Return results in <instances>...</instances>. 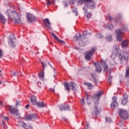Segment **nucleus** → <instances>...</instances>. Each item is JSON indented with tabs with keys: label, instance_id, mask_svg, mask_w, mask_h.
<instances>
[{
	"label": "nucleus",
	"instance_id": "47",
	"mask_svg": "<svg viewBox=\"0 0 129 129\" xmlns=\"http://www.w3.org/2000/svg\"><path fill=\"white\" fill-rule=\"evenodd\" d=\"M108 28L111 30L112 29V28H113V25H112V24H110V25H109L108 26Z\"/></svg>",
	"mask_w": 129,
	"mask_h": 129
},
{
	"label": "nucleus",
	"instance_id": "21",
	"mask_svg": "<svg viewBox=\"0 0 129 129\" xmlns=\"http://www.w3.org/2000/svg\"><path fill=\"white\" fill-rule=\"evenodd\" d=\"M84 2L85 3H91L92 0H78V4L80 6L82 5V3H84Z\"/></svg>",
	"mask_w": 129,
	"mask_h": 129
},
{
	"label": "nucleus",
	"instance_id": "6",
	"mask_svg": "<svg viewBox=\"0 0 129 129\" xmlns=\"http://www.w3.org/2000/svg\"><path fill=\"white\" fill-rule=\"evenodd\" d=\"M95 51H96V48H92L91 50L87 53L86 56H85V59L87 60V61H90V60H91L92 58V56L93 55V54H94V52H95Z\"/></svg>",
	"mask_w": 129,
	"mask_h": 129
},
{
	"label": "nucleus",
	"instance_id": "18",
	"mask_svg": "<svg viewBox=\"0 0 129 129\" xmlns=\"http://www.w3.org/2000/svg\"><path fill=\"white\" fill-rule=\"evenodd\" d=\"M128 44V41L127 39H125L122 41L121 42V47L122 48H127Z\"/></svg>",
	"mask_w": 129,
	"mask_h": 129
},
{
	"label": "nucleus",
	"instance_id": "10",
	"mask_svg": "<svg viewBox=\"0 0 129 129\" xmlns=\"http://www.w3.org/2000/svg\"><path fill=\"white\" fill-rule=\"evenodd\" d=\"M83 10L85 13L86 17L88 18V19H90V18H91V13L89 12L87 13V11L88 10V5L86 4L85 7L83 8Z\"/></svg>",
	"mask_w": 129,
	"mask_h": 129
},
{
	"label": "nucleus",
	"instance_id": "58",
	"mask_svg": "<svg viewBox=\"0 0 129 129\" xmlns=\"http://www.w3.org/2000/svg\"><path fill=\"white\" fill-rule=\"evenodd\" d=\"M0 105H1V106H3V102H0Z\"/></svg>",
	"mask_w": 129,
	"mask_h": 129
},
{
	"label": "nucleus",
	"instance_id": "24",
	"mask_svg": "<svg viewBox=\"0 0 129 129\" xmlns=\"http://www.w3.org/2000/svg\"><path fill=\"white\" fill-rule=\"evenodd\" d=\"M0 126L3 127L4 129H7L8 128V125H7V123L5 121H3V122L0 123Z\"/></svg>",
	"mask_w": 129,
	"mask_h": 129
},
{
	"label": "nucleus",
	"instance_id": "43",
	"mask_svg": "<svg viewBox=\"0 0 129 129\" xmlns=\"http://www.w3.org/2000/svg\"><path fill=\"white\" fill-rule=\"evenodd\" d=\"M37 85L38 87H42V83L40 82H37Z\"/></svg>",
	"mask_w": 129,
	"mask_h": 129
},
{
	"label": "nucleus",
	"instance_id": "49",
	"mask_svg": "<svg viewBox=\"0 0 129 129\" xmlns=\"http://www.w3.org/2000/svg\"><path fill=\"white\" fill-rule=\"evenodd\" d=\"M86 98H87V100H88L89 98H88V93L86 92V96H85Z\"/></svg>",
	"mask_w": 129,
	"mask_h": 129
},
{
	"label": "nucleus",
	"instance_id": "42",
	"mask_svg": "<svg viewBox=\"0 0 129 129\" xmlns=\"http://www.w3.org/2000/svg\"><path fill=\"white\" fill-rule=\"evenodd\" d=\"M108 19L110 21H112V20H113L112 17H111V16L109 15H108Z\"/></svg>",
	"mask_w": 129,
	"mask_h": 129
},
{
	"label": "nucleus",
	"instance_id": "34",
	"mask_svg": "<svg viewBox=\"0 0 129 129\" xmlns=\"http://www.w3.org/2000/svg\"><path fill=\"white\" fill-rule=\"evenodd\" d=\"M62 5H63L64 8H66V7H68V3H67V1L62 2Z\"/></svg>",
	"mask_w": 129,
	"mask_h": 129
},
{
	"label": "nucleus",
	"instance_id": "48",
	"mask_svg": "<svg viewBox=\"0 0 129 129\" xmlns=\"http://www.w3.org/2000/svg\"><path fill=\"white\" fill-rule=\"evenodd\" d=\"M98 38H103V36L101 35V34H99L98 35Z\"/></svg>",
	"mask_w": 129,
	"mask_h": 129
},
{
	"label": "nucleus",
	"instance_id": "14",
	"mask_svg": "<svg viewBox=\"0 0 129 129\" xmlns=\"http://www.w3.org/2000/svg\"><path fill=\"white\" fill-rule=\"evenodd\" d=\"M43 23L46 27H47L50 30H52V27H51V23L49 21V19L46 18L43 20Z\"/></svg>",
	"mask_w": 129,
	"mask_h": 129
},
{
	"label": "nucleus",
	"instance_id": "30",
	"mask_svg": "<svg viewBox=\"0 0 129 129\" xmlns=\"http://www.w3.org/2000/svg\"><path fill=\"white\" fill-rule=\"evenodd\" d=\"M73 13H74L76 17H77V16H78V11L77 10V9L75 8L74 9H73Z\"/></svg>",
	"mask_w": 129,
	"mask_h": 129
},
{
	"label": "nucleus",
	"instance_id": "5",
	"mask_svg": "<svg viewBox=\"0 0 129 129\" xmlns=\"http://www.w3.org/2000/svg\"><path fill=\"white\" fill-rule=\"evenodd\" d=\"M64 89L66 91H68V93H69V91H70V87H72V90L75 92L76 91V84L73 82H71L70 85L68 84V83H64Z\"/></svg>",
	"mask_w": 129,
	"mask_h": 129
},
{
	"label": "nucleus",
	"instance_id": "32",
	"mask_svg": "<svg viewBox=\"0 0 129 129\" xmlns=\"http://www.w3.org/2000/svg\"><path fill=\"white\" fill-rule=\"evenodd\" d=\"M84 85H86L87 86H88L90 90H91V89H92V86H91V84H89L88 83H85Z\"/></svg>",
	"mask_w": 129,
	"mask_h": 129
},
{
	"label": "nucleus",
	"instance_id": "56",
	"mask_svg": "<svg viewBox=\"0 0 129 129\" xmlns=\"http://www.w3.org/2000/svg\"><path fill=\"white\" fill-rule=\"evenodd\" d=\"M29 106H30L29 105H27L25 106V108H27V109L29 108Z\"/></svg>",
	"mask_w": 129,
	"mask_h": 129
},
{
	"label": "nucleus",
	"instance_id": "44",
	"mask_svg": "<svg viewBox=\"0 0 129 129\" xmlns=\"http://www.w3.org/2000/svg\"><path fill=\"white\" fill-rule=\"evenodd\" d=\"M98 111H97V113H100V112H101L102 109L101 108V107H99L98 109Z\"/></svg>",
	"mask_w": 129,
	"mask_h": 129
},
{
	"label": "nucleus",
	"instance_id": "13",
	"mask_svg": "<svg viewBox=\"0 0 129 129\" xmlns=\"http://www.w3.org/2000/svg\"><path fill=\"white\" fill-rule=\"evenodd\" d=\"M113 102L111 104V108H116L118 106V103L116 101V98L115 97H113L112 98Z\"/></svg>",
	"mask_w": 129,
	"mask_h": 129
},
{
	"label": "nucleus",
	"instance_id": "55",
	"mask_svg": "<svg viewBox=\"0 0 129 129\" xmlns=\"http://www.w3.org/2000/svg\"><path fill=\"white\" fill-rule=\"evenodd\" d=\"M42 67H46V64H45V63L44 62H42Z\"/></svg>",
	"mask_w": 129,
	"mask_h": 129
},
{
	"label": "nucleus",
	"instance_id": "63",
	"mask_svg": "<svg viewBox=\"0 0 129 129\" xmlns=\"http://www.w3.org/2000/svg\"><path fill=\"white\" fill-rule=\"evenodd\" d=\"M49 65H50V66H51V64H50V62L48 63Z\"/></svg>",
	"mask_w": 129,
	"mask_h": 129
},
{
	"label": "nucleus",
	"instance_id": "12",
	"mask_svg": "<svg viewBox=\"0 0 129 129\" xmlns=\"http://www.w3.org/2000/svg\"><path fill=\"white\" fill-rule=\"evenodd\" d=\"M37 117H38L37 114H29L26 117V119L27 120H35Z\"/></svg>",
	"mask_w": 129,
	"mask_h": 129
},
{
	"label": "nucleus",
	"instance_id": "16",
	"mask_svg": "<svg viewBox=\"0 0 129 129\" xmlns=\"http://www.w3.org/2000/svg\"><path fill=\"white\" fill-rule=\"evenodd\" d=\"M51 36H52V37H53V38H54V39H55V40H56V41H58V42H59L61 44H65V41L59 39V38H58L57 36H56V35H55V34H54V33L51 32Z\"/></svg>",
	"mask_w": 129,
	"mask_h": 129
},
{
	"label": "nucleus",
	"instance_id": "29",
	"mask_svg": "<svg viewBox=\"0 0 129 129\" xmlns=\"http://www.w3.org/2000/svg\"><path fill=\"white\" fill-rule=\"evenodd\" d=\"M106 38L108 41L112 40V36H111V35L107 34L106 35Z\"/></svg>",
	"mask_w": 129,
	"mask_h": 129
},
{
	"label": "nucleus",
	"instance_id": "41",
	"mask_svg": "<svg viewBox=\"0 0 129 129\" xmlns=\"http://www.w3.org/2000/svg\"><path fill=\"white\" fill-rule=\"evenodd\" d=\"M122 29L123 30H124V31H126V30H127V28L126 26L124 24V25H123V28H122Z\"/></svg>",
	"mask_w": 129,
	"mask_h": 129
},
{
	"label": "nucleus",
	"instance_id": "59",
	"mask_svg": "<svg viewBox=\"0 0 129 129\" xmlns=\"http://www.w3.org/2000/svg\"><path fill=\"white\" fill-rule=\"evenodd\" d=\"M2 76V71L0 70V76Z\"/></svg>",
	"mask_w": 129,
	"mask_h": 129
},
{
	"label": "nucleus",
	"instance_id": "8",
	"mask_svg": "<svg viewBox=\"0 0 129 129\" xmlns=\"http://www.w3.org/2000/svg\"><path fill=\"white\" fill-rule=\"evenodd\" d=\"M118 114L121 118H122L123 119H126L128 117V115L125 110L119 109L118 110Z\"/></svg>",
	"mask_w": 129,
	"mask_h": 129
},
{
	"label": "nucleus",
	"instance_id": "2",
	"mask_svg": "<svg viewBox=\"0 0 129 129\" xmlns=\"http://www.w3.org/2000/svg\"><path fill=\"white\" fill-rule=\"evenodd\" d=\"M6 15L8 16L9 19L15 21L17 24H20L21 23V15L16 11L8 10L6 12Z\"/></svg>",
	"mask_w": 129,
	"mask_h": 129
},
{
	"label": "nucleus",
	"instance_id": "61",
	"mask_svg": "<svg viewBox=\"0 0 129 129\" xmlns=\"http://www.w3.org/2000/svg\"><path fill=\"white\" fill-rule=\"evenodd\" d=\"M14 75H16V73H14Z\"/></svg>",
	"mask_w": 129,
	"mask_h": 129
},
{
	"label": "nucleus",
	"instance_id": "19",
	"mask_svg": "<svg viewBox=\"0 0 129 129\" xmlns=\"http://www.w3.org/2000/svg\"><path fill=\"white\" fill-rule=\"evenodd\" d=\"M31 102H32V104L33 105H35V104H37V98L35 96H32L31 97Z\"/></svg>",
	"mask_w": 129,
	"mask_h": 129
},
{
	"label": "nucleus",
	"instance_id": "9",
	"mask_svg": "<svg viewBox=\"0 0 129 129\" xmlns=\"http://www.w3.org/2000/svg\"><path fill=\"white\" fill-rule=\"evenodd\" d=\"M115 34L116 35L117 39L118 41H121V37H122V35L123 34V33L121 30V29H118L117 30L115 31Z\"/></svg>",
	"mask_w": 129,
	"mask_h": 129
},
{
	"label": "nucleus",
	"instance_id": "57",
	"mask_svg": "<svg viewBox=\"0 0 129 129\" xmlns=\"http://www.w3.org/2000/svg\"><path fill=\"white\" fill-rule=\"evenodd\" d=\"M51 91H52L53 92H54V91H55V90H54V89H50Z\"/></svg>",
	"mask_w": 129,
	"mask_h": 129
},
{
	"label": "nucleus",
	"instance_id": "17",
	"mask_svg": "<svg viewBox=\"0 0 129 129\" xmlns=\"http://www.w3.org/2000/svg\"><path fill=\"white\" fill-rule=\"evenodd\" d=\"M15 39L16 37L15 36V34H12L9 37V43L10 44V45H13L14 42L13 41V40Z\"/></svg>",
	"mask_w": 129,
	"mask_h": 129
},
{
	"label": "nucleus",
	"instance_id": "25",
	"mask_svg": "<svg viewBox=\"0 0 129 129\" xmlns=\"http://www.w3.org/2000/svg\"><path fill=\"white\" fill-rule=\"evenodd\" d=\"M0 20L3 24L6 23V19L5 18V16L1 13H0Z\"/></svg>",
	"mask_w": 129,
	"mask_h": 129
},
{
	"label": "nucleus",
	"instance_id": "31",
	"mask_svg": "<svg viewBox=\"0 0 129 129\" xmlns=\"http://www.w3.org/2000/svg\"><path fill=\"white\" fill-rule=\"evenodd\" d=\"M69 108H70V106H69V105L66 104H64V107L63 110H69Z\"/></svg>",
	"mask_w": 129,
	"mask_h": 129
},
{
	"label": "nucleus",
	"instance_id": "53",
	"mask_svg": "<svg viewBox=\"0 0 129 129\" xmlns=\"http://www.w3.org/2000/svg\"><path fill=\"white\" fill-rule=\"evenodd\" d=\"M81 102H82V103H83V104L85 103V101L83 98L81 100Z\"/></svg>",
	"mask_w": 129,
	"mask_h": 129
},
{
	"label": "nucleus",
	"instance_id": "50",
	"mask_svg": "<svg viewBox=\"0 0 129 129\" xmlns=\"http://www.w3.org/2000/svg\"><path fill=\"white\" fill-rule=\"evenodd\" d=\"M19 105H21V103H20V102H16V107H18V106H19Z\"/></svg>",
	"mask_w": 129,
	"mask_h": 129
},
{
	"label": "nucleus",
	"instance_id": "20",
	"mask_svg": "<svg viewBox=\"0 0 129 129\" xmlns=\"http://www.w3.org/2000/svg\"><path fill=\"white\" fill-rule=\"evenodd\" d=\"M101 64L103 66V67L104 68V71H107V69H108V67L106 66V63L105 61H103V60H101Z\"/></svg>",
	"mask_w": 129,
	"mask_h": 129
},
{
	"label": "nucleus",
	"instance_id": "4",
	"mask_svg": "<svg viewBox=\"0 0 129 129\" xmlns=\"http://www.w3.org/2000/svg\"><path fill=\"white\" fill-rule=\"evenodd\" d=\"M7 108L10 110L11 114H16L17 118H21V114L19 113V110L16 109L12 106H7Z\"/></svg>",
	"mask_w": 129,
	"mask_h": 129
},
{
	"label": "nucleus",
	"instance_id": "46",
	"mask_svg": "<svg viewBox=\"0 0 129 129\" xmlns=\"http://www.w3.org/2000/svg\"><path fill=\"white\" fill-rule=\"evenodd\" d=\"M91 9H95V4H93L92 5L90 6Z\"/></svg>",
	"mask_w": 129,
	"mask_h": 129
},
{
	"label": "nucleus",
	"instance_id": "23",
	"mask_svg": "<svg viewBox=\"0 0 129 129\" xmlns=\"http://www.w3.org/2000/svg\"><path fill=\"white\" fill-rule=\"evenodd\" d=\"M124 77L125 78H129V66H127L125 69V73Z\"/></svg>",
	"mask_w": 129,
	"mask_h": 129
},
{
	"label": "nucleus",
	"instance_id": "51",
	"mask_svg": "<svg viewBox=\"0 0 129 129\" xmlns=\"http://www.w3.org/2000/svg\"><path fill=\"white\" fill-rule=\"evenodd\" d=\"M2 57H3V51L0 49V58H2Z\"/></svg>",
	"mask_w": 129,
	"mask_h": 129
},
{
	"label": "nucleus",
	"instance_id": "3",
	"mask_svg": "<svg viewBox=\"0 0 129 129\" xmlns=\"http://www.w3.org/2000/svg\"><path fill=\"white\" fill-rule=\"evenodd\" d=\"M86 35H87V31H84L82 34V37L81 38V34L79 33V34H76L75 37H74V40L75 41H78L80 46L81 47H84L86 45V42L87 40H86Z\"/></svg>",
	"mask_w": 129,
	"mask_h": 129
},
{
	"label": "nucleus",
	"instance_id": "40",
	"mask_svg": "<svg viewBox=\"0 0 129 129\" xmlns=\"http://www.w3.org/2000/svg\"><path fill=\"white\" fill-rule=\"evenodd\" d=\"M76 2V0H70V5H74V3Z\"/></svg>",
	"mask_w": 129,
	"mask_h": 129
},
{
	"label": "nucleus",
	"instance_id": "62",
	"mask_svg": "<svg viewBox=\"0 0 129 129\" xmlns=\"http://www.w3.org/2000/svg\"><path fill=\"white\" fill-rule=\"evenodd\" d=\"M0 84H2V81H0Z\"/></svg>",
	"mask_w": 129,
	"mask_h": 129
},
{
	"label": "nucleus",
	"instance_id": "52",
	"mask_svg": "<svg viewBox=\"0 0 129 129\" xmlns=\"http://www.w3.org/2000/svg\"><path fill=\"white\" fill-rule=\"evenodd\" d=\"M94 66H95V67H96L95 71H96V72H97V67L96 66V62H94Z\"/></svg>",
	"mask_w": 129,
	"mask_h": 129
},
{
	"label": "nucleus",
	"instance_id": "60",
	"mask_svg": "<svg viewBox=\"0 0 129 129\" xmlns=\"http://www.w3.org/2000/svg\"><path fill=\"white\" fill-rule=\"evenodd\" d=\"M65 121H67V119H64Z\"/></svg>",
	"mask_w": 129,
	"mask_h": 129
},
{
	"label": "nucleus",
	"instance_id": "22",
	"mask_svg": "<svg viewBox=\"0 0 129 129\" xmlns=\"http://www.w3.org/2000/svg\"><path fill=\"white\" fill-rule=\"evenodd\" d=\"M21 125H22L23 127H24L25 129H33V127L27 125V124L24 123V122H21Z\"/></svg>",
	"mask_w": 129,
	"mask_h": 129
},
{
	"label": "nucleus",
	"instance_id": "64",
	"mask_svg": "<svg viewBox=\"0 0 129 129\" xmlns=\"http://www.w3.org/2000/svg\"><path fill=\"white\" fill-rule=\"evenodd\" d=\"M128 85H129V83L128 82Z\"/></svg>",
	"mask_w": 129,
	"mask_h": 129
},
{
	"label": "nucleus",
	"instance_id": "37",
	"mask_svg": "<svg viewBox=\"0 0 129 129\" xmlns=\"http://www.w3.org/2000/svg\"><path fill=\"white\" fill-rule=\"evenodd\" d=\"M111 82H112V77H109V79H108V83L111 85Z\"/></svg>",
	"mask_w": 129,
	"mask_h": 129
},
{
	"label": "nucleus",
	"instance_id": "28",
	"mask_svg": "<svg viewBox=\"0 0 129 129\" xmlns=\"http://www.w3.org/2000/svg\"><path fill=\"white\" fill-rule=\"evenodd\" d=\"M91 76L93 78V82H94L95 84H96V80L95 79V77L96 76V74L92 73Z\"/></svg>",
	"mask_w": 129,
	"mask_h": 129
},
{
	"label": "nucleus",
	"instance_id": "1",
	"mask_svg": "<svg viewBox=\"0 0 129 129\" xmlns=\"http://www.w3.org/2000/svg\"><path fill=\"white\" fill-rule=\"evenodd\" d=\"M114 50L113 51L111 56V58L112 59H116V56H118L121 63H122L123 59L127 60L128 58V54L127 52H123L122 53H121V51L120 50L118 46H115L114 47Z\"/></svg>",
	"mask_w": 129,
	"mask_h": 129
},
{
	"label": "nucleus",
	"instance_id": "27",
	"mask_svg": "<svg viewBox=\"0 0 129 129\" xmlns=\"http://www.w3.org/2000/svg\"><path fill=\"white\" fill-rule=\"evenodd\" d=\"M124 95H124L123 98L121 101V104H122V105H125V104H126V103H127V101H128L127 98H124Z\"/></svg>",
	"mask_w": 129,
	"mask_h": 129
},
{
	"label": "nucleus",
	"instance_id": "38",
	"mask_svg": "<svg viewBox=\"0 0 129 129\" xmlns=\"http://www.w3.org/2000/svg\"><path fill=\"white\" fill-rule=\"evenodd\" d=\"M1 117H4V120H6L7 121H8L9 120V117H5L3 114H2L1 115Z\"/></svg>",
	"mask_w": 129,
	"mask_h": 129
},
{
	"label": "nucleus",
	"instance_id": "15",
	"mask_svg": "<svg viewBox=\"0 0 129 129\" xmlns=\"http://www.w3.org/2000/svg\"><path fill=\"white\" fill-rule=\"evenodd\" d=\"M104 92L102 90L98 91L97 92V100L98 103H99V100L101 99V96L103 95Z\"/></svg>",
	"mask_w": 129,
	"mask_h": 129
},
{
	"label": "nucleus",
	"instance_id": "7",
	"mask_svg": "<svg viewBox=\"0 0 129 129\" xmlns=\"http://www.w3.org/2000/svg\"><path fill=\"white\" fill-rule=\"evenodd\" d=\"M92 101H93L95 104L94 106L95 112H93L92 114L93 115H96L97 114V106H96V103L97 102V93L93 95L92 97Z\"/></svg>",
	"mask_w": 129,
	"mask_h": 129
},
{
	"label": "nucleus",
	"instance_id": "36",
	"mask_svg": "<svg viewBox=\"0 0 129 129\" xmlns=\"http://www.w3.org/2000/svg\"><path fill=\"white\" fill-rule=\"evenodd\" d=\"M102 71V69L101 68V67L99 66V64L98 63V69H97V71L99 73H100V72Z\"/></svg>",
	"mask_w": 129,
	"mask_h": 129
},
{
	"label": "nucleus",
	"instance_id": "33",
	"mask_svg": "<svg viewBox=\"0 0 129 129\" xmlns=\"http://www.w3.org/2000/svg\"><path fill=\"white\" fill-rule=\"evenodd\" d=\"M38 77L40 79H42V78H44V72H42L41 73L38 74Z\"/></svg>",
	"mask_w": 129,
	"mask_h": 129
},
{
	"label": "nucleus",
	"instance_id": "35",
	"mask_svg": "<svg viewBox=\"0 0 129 129\" xmlns=\"http://www.w3.org/2000/svg\"><path fill=\"white\" fill-rule=\"evenodd\" d=\"M59 108L61 111H63V110L64 109V104L59 105Z\"/></svg>",
	"mask_w": 129,
	"mask_h": 129
},
{
	"label": "nucleus",
	"instance_id": "39",
	"mask_svg": "<svg viewBox=\"0 0 129 129\" xmlns=\"http://www.w3.org/2000/svg\"><path fill=\"white\" fill-rule=\"evenodd\" d=\"M105 120L106 122H111V118H105Z\"/></svg>",
	"mask_w": 129,
	"mask_h": 129
},
{
	"label": "nucleus",
	"instance_id": "54",
	"mask_svg": "<svg viewBox=\"0 0 129 129\" xmlns=\"http://www.w3.org/2000/svg\"><path fill=\"white\" fill-rule=\"evenodd\" d=\"M51 5H55V0H52V1L51 2Z\"/></svg>",
	"mask_w": 129,
	"mask_h": 129
},
{
	"label": "nucleus",
	"instance_id": "26",
	"mask_svg": "<svg viewBox=\"0 0 129 129\" xmlns=\"http://www.w3.org/2000/svg\"><path fill=\"white\" fill-rule=\"evenodd\" d=\"M36 104L38 107H44V106H45L46 104H44V102L42 101L41 103L40 102H36Z\"/></svg>",
	"mask_w": 129,
	"mask_h": 129
},
{
	"label": "nucleus",
	"instance_id": "11",
	"mask_svg": "<svg viewBox=\"0 0 129 129\" xmlns=\"http://www.w3.org/2000/svg\"><path fill=\"white\" fill-rule=\"evenodd\" d=\"M27 19L29 23H33V22H35V21L37 20V19L35 16L30 14L27 15Z\"/></svg>",
	"mask_w": 129,
	"mask_h": 129
},
{
	"label": "nucleus",
	"instance_id": "45",
	"mask_svg": "<svg viewBox=\"0 0 129 129\" xmlns=\"http://www.w3.org/2000/svg\"><path fill=\"white\" fill-rule=\"evenodd\" d=\"M46 4H47V6H49V5H52L51 1L49 0L47 1Z\"/></svg>",
	"mask_w": 129,
	"mask_h": 129
}]
</instances>
